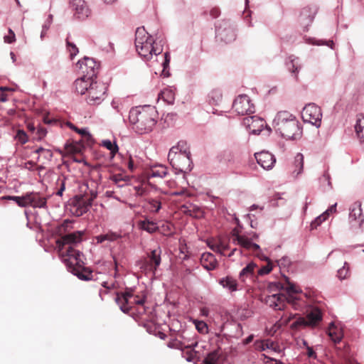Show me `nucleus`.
<instances>
[{
    "label": "nucleus",
    "instance_id": "nucleus-11",
    "mask_svg": "<svg viewBox=\"0 0 364 364\" xmlns=\"http://www.w3.org/2000/svg\"><path fill=\"white\" fill-rule=\"evenodd\" d=\"M77 66L84 75L88 78H95L99 68V63L92 58L84 57L78 60Z\"/></svg>",
    "mask_w": 364,
    "mask_h": 364
},
{
    "label": "nucleus",
    "instance_id": "nucleus-21",
    "mask_svg": "<svg viewBox=\"0 0 364 364\" xmlns=\"http://www.w3.org/2000/svg\"><path fill=\"white\" fill-rule=\"evenodd\" d=\"M198 346L197 342H193L191 344L184 345L181 341H178L176 348L181 349V355L188 362H191L193 360L196 351L194 348Z\"/></svg>",
    "mask_w": 364,
    "mask_h": 364
},
{
    "label": "nucleus",
    "instance_id": "nucleus-58",
    "mask_svg": "<svg viewBox=\"0 0 364 364\" xmlns=\"http://www.w3.org/2000/svg\"><path fill=\"white\" fill-rule=\"evenodd\" d=\"M53 16L52 14H49L47 17V19L45 21L42 27L43 30H48L53 23Z\"/></svg>",
    "mask_w": 364,
    "mask_h": 364
},
{
    "label": "nucleus",
    "instance_id": "nucleus-53",
    "mask_svg": "<svg viewBox=\"0 0 364 364\" xmlns=\"http://www.w3.org/2000/svg\"><path fill=\"white\" fill-rule=\"evenodd\" d=\"M194 323L199 333H204L208 331V325L205 321H195Z\"/></svg>",
    "mask_w": 364,
    "mask_h": 364
},
{
    "label": "nucleus",
    "instance_id": "nucleus-51",
    "mask_svg": "<svg viewBox=\"0 0 364 364\" xmlns=\"http://www.w3.org/2000/svg\"><path fill=\"white\" fill-rule=\"evenodd\" d=\"M103 235L105 237V240L109 242H114L122 237V235L120 234L112 231Z\"/></svg>",
    "mask_w": 364,
    "mask_h": 364
},
{
    "label": "nucleus",
    "instance_id": "nucleus-41",
    "mask_svg": "<svg viewBox=\"0 0 364 364\" xmlns=\"http://www.w3.org/2000/svg\"><path fill=\"white\" fill-rule=\"evenodd\" d=\"M131 291H125L122 293H117L115 297V302L117 305H120V301H123L124 303H129V299L132 296Z\"/></svg>",
    "mask_w": 364,
    "mask_h": 364
},
{
    "label": "nucleus",
    "instance_id": "nucleus-31",
    "mask_svg": "<svg viewBox=\"0 0 364 364\" xmlns=\"http://www.w3.org/2000/svg\"><path fill=\"white\" fill-rule=\"evenodd\" d=\"M159 97L163 99L167 104L173 105L175 100V93L171 87H167L161 91Z\"/></svg>",
    "mask_w": 364,
    "mask_h": 364
},
{
    "label": "nucleus",
    "instance_id": "nucleus-27",
    "mask_svg": "<svg viewBox=\"0 0 364 364\" xmlns=\"http://www.w3.org/2000/svg\"><path fill=\"white\" fill-rule=\"evenodd\" d=\"M191 153L186 141H179L176 146H173L169 150L168 158L178 156L179 154Z\"/></svg>",
    "mask_w": 364,
    "mask_h": 364
},
{
    "label": "nucleus",
    "instance_id": "nucleus-6",
    "mask_svg": "<svg viewBox=\"0 0 364 364\" xmlns=\"http://www.w3.org/2000/svg\"><path fill=\"white\" fill-rule=\"evenodd\" d=\"M170 164L176 171V173H181L184 175L191 171L193 167L191 159V153L179 154L178 156L168 158Z\"/></svg>",
    "mask_w": 364,
    "mask_h": 364
},
{
    "label": "nucleus",
    "instance_id": "nucleus-4",
    "mask_svg": "<svg viewBox=\"0 0 364 364\" xmlns=\"http://www.w3.org/2000/svg\"><path fill=\"white\" fill-rule=\"evenodd\" d=\"M155 41L144 27L138 28L135 33V46L139 55L145 60L151 59L153 55L161 54L162 49L154 46Z\"/></svg>",
    "mask_w": 364,
    "mask_h": 364
},
{
    "label": "nucleus",
    "instance_id": "nucleus-18",
    "mask_svg": "<svg viewBox=\"0 0 364 364\" xmlns=\"http://www.w3.org/2000/svg\"><path fill=\"white\" fill-rule=\"evenodd\" d=\"M255 156L257 164L266 170L272 169L276 162L275 156L268 151L255 153Z\"/></svg>",
    "mask_w": 364,
    "mask_h": 364
},
{
    "label": "nucleus",
    "instance_id": "nucleus-57",
    "mask_svg": "<svg viewBox=\"0 0 364 364\" xmlns=\"http://www.w3.org/2000/svg\"><path fill=\"white\" fill-rule=\"evenodd\" d=\"M290 263V260L288 257L284 256L282 257L280 259L277 260V264L279 267H285L288 266Z\"/></svg>",
    "mask_w": 364,
    "mask_h": 364
},
{
    "label": "nucleus",
    "instance_id": "nucleus-37",
    "mask_svg": "<svg viewBox=\"0 0 364 364\" xmlns=\"http://www.w3.org/2000/svg\"><path fill=\"white\" fill-rule=\"evenodd\" d=\"M222 92L220 90H213L208 96L210 105H218L222 100Z\"/></svg>",
    "mask_w": 364,
    "mask_h": 364
},
{
    "label": "nucleus",
    "instance_id": "nucleus-39",
    "mask_svg": "<svg viewBox=\"0 0 364 364\" xmlns=\"http://www.w3.org/2000/svg\"><path fill=\"white\" fill-rule=\"evenodd\" d=\"M350 274V265L347 262H345L343 266L338 270L337 277L339 279L343 280L347 279Z\"/></svg>",
    "mask_w": 364,
    "mask_h": 364
},
{
    "label": "nucleus",
    "instance_id": "nucleus-61",
    "mask_svg": "<svg viewBox=\"0 0 364 364\" xmlns=\"http://www.w3.org/2000/svg\"><path fill=\"white\" fill-rule=\"evenodd\" d=\"M9 32L10 35L5 36L4 41H5V42H6L8 43H11L14 41H15V33H14V31L11 29H9Z\"/></svg>",
    "mask_w": 364,
    "mask_h": 364
},
{
    "label": "nucleus",
    "instance_id": "nucleus-15",
    "mask_svg": "<svg viewBox=\"0 0 364 364\" xmlns=\"http://www.w3.org/2000/svg\"><path fill=\"white\" fill-rule=\"evenodd\" d=\"M284 277L287 283V285H284V289H283V291H285V293L284 294L286 295V297H292L293 299L292 302L287 303L290 304L292 306V307L296 310L299 308V306L298 305L299 298L294 296V294L301 293V290L300 289V288L297 287L294 284L291 283L287 277L284 276Z\"/></svg>",
    "mask_w": 364,
    "mask_h": 364
},
{
    "label": "nucleus",
    "instance_id": "nucleus-59",
    "mask_svg": "<svg viewBox=\"0 0 364 364\" xmlns=\"http://www.w3.org/2000/svg\"><path fill=\"white\" fill-rule=\"evenodd\" d=\"M80 197L84 200L85 203L90 209V208L92 206V202L95 199V196H80Z\"/></svg>",
    "mask_w": 364,
    "mask_h": 364
},
{
    "label": "nucleus",
    "instance_id": "nucleus-45",
    "mask_svg": "<svg viewBox=\"0 0 364 364\" xmlns=\"http://www.w3.org/2000/svg\"><path fill=\"white\" fill-rule=\"evenodd\" d=\"M66 46L67 49L70 53V56L71 59L78 53L79 50L76 45L72 42L69 41L68 37L66 38Z\"/></svg>",
    "mask_w": 364,
    "mask_h": 364
},
{
    "label": "nucleus",
    "instance_id": "nucleus-5",
    "mask_svg": "<svg viewBox=\"0 0 364 364\" xmlns=\"http://www.w3.org/2000/svg\"><path fill=\"white\" fill-rule=\"evenodd\" d=\"M216 38L225 43L234 41L236 38V31L233 23L229 20L218 21L215 26Z\"/></svg>",
    "mask_w": 364,
    "mask_h": 364
},
{
    "label": "nucleus",
    "instance_id": "nucleus-46",
    "mask_svg": "<svg viewBox=\"0 0 364 364\" xmlns=\"http://www.w3.org/2000/svg\"><path fill=\"white\" fill-rule=\"evenodd\" d=\"M146 200L149 204L152 212L157 213L161 208V203L159 200L155 198H148Z\"/></svg>",
    "mask_w": 364,
    "mask_h": 364
},
{
    "label": "nucleus",
    "instance_id": "nucleus-1",
    "mask_svg": "<svg viewBox=\"0 0 364 364\" xmlns=\"http://www.w3.org/2000/svg\"><path fill=\"white\" fill-rule=\"evenodd\" d=\"M158 112L154 106L144 105L132 107L129 112V122L139 134L150 132L155 127Z\"/></svg>",
    "mask_w": 364,
    "mask_h": 364
},
{
    "label": "nucleus",
    "instance_id": "nucleus-42",
    "mask_svg": "<svg viewBox=\"0 0 364 364\" xmlns=\"http://www.w3.org/2000/svg\"><path fill=\"white\" fill-rule=\"evenodd\" d=\"M328 218V213H323L319 216L316 217L311 223V228L316 229L321 224L324 222Z\"/></svg>",
    "mask_w": 364,
    "mask_h": 364
},
{
    "label": "nucleus",
    "instance_id": "nucleus-44",
    "mask_svg": "<svg viewBox=\"0 0 364 364\" xmlns=\"http://www.w3.org/2000/svg\"><path fill=\"white\" fill-rule=\"evenodd\" d=\"M167 175V171L165 168L160 166L159 169H152L149 173L151 178H163Z\"/></svg>",
    "mask_w": 364,
    "mask_h": 364
},
{
    "label": "nucleus",
    "instance_id": "nucleus-56",
    "mask_svg": "<svg viewBox=\"0 0 364 364\" xmlns=\"http://www.w3.org/2000/svg\"><path fill=\"white\" fill-rule=\"evenodd\" d=\"M112 180L119 187H122L124 184H121V182H125V179L120 174H115L112 176Z\"/></svg>",
    "mask_w": 364,
    "mask_h": 364
},
{
    "label": "nucleus",
    "instance_id": "nucleus-36",
    "mask_svg": "<svg viewBox=\"0 0 364 364\" xmlns=\"http://www.w3.org/2000/svg\"><path fill=\"white\" fill-rule=\"evenodd\" d=\"M101 145L110 151L111 159L115 156L116 154L119 151V146L116 141H112L109 139L102 140Z\"/></svg>",
    "mask_w": 364,
    "mask_h": 364
},
{
    "label": "nucleus",
    "instance_id": "nucleus-52",
    "mask_svg": "<svg viewBox=\"0 0 364 364\" xmlns=\"http://www.w3.org/2000/svg\"><path fill=\"white\" fill-rule=\"evenodd\" d=\"M170 60H171V57H170L169 53L168 52L165 53H164V60L162 63V65H163L162 72L165 76H168V75H169L168 72V71L166 72V69L168 68V67H169Z\"/></svg>",
    "mask_w": 364,
    "mask_h": 364
},
{
    "label": "nucleus",
    "instance_id": "nucleus-19",
    "mask_svg": "<svg viewBox=\"0 0 364 364\" xmlns=\"http://www.w3.org/2000/svg\"><path fill=\"white\" fill-rule=\"evenodd\" d=\"M70 4L73 11L74 15L79 19H85L89 15V9L84 0H70Z\"/></svg>",
    "mask_w": 364,
    "mask_h": 364
},
{
    "label": "nucleus",
    "instance_id": "nucleus-55",
    "mask_svg": "<svg viewBox=\"0 0 364 364\" xmlns=\"http://www.w3.org/2000/svg\"><path fill=\"white\" fill-rule=\"evenodd\" d=\"M235 327V338H240L243 335V331H242V324L240 323H235L234 325Z\"/></svg>",
    "mask_w": 364,
    "mask_h": 364
},
{
    "label": "nucleus",
    "instance_id": "nucleus-16",
    "mask_svg": "<svg viewBox=\"0 0 364 364\" xmlns=\"http://www.w3.org/2000/svg\"><path fill=\"white\" fill-rule=\"evenodd\" d=\"M317 12L315 6H306L303 8L299 16V22L305 29L311 24Z\"/></svg>",
    "mask_w": 364,
    "mask_h": 364
},
{
    "label": "nucleus",
    "instance_id": "nucleus-12",
    "mask_svg": "<svg viewBox=\"0 0 364 364\" xmlns=\"http://www.w3.org/2000/svg\"><path fill=\"white\" fill-rule=\"evenodd\" d=\"M233 109L241 115L254 112V107L250 104V97L247 95H239L232 103Z\"/></svg>",
    "mask_w": 364,
    "mask_h": 364
},
{
    "label": "nucleus",
    "instance_id": "nucleus-28",
    "mask_svg": "<svg viewBox=\"0 0 364 364\" xmlns=\"http://www.w3.org/2000/svg\"><path fill=\"white\" fill-rule=\"evenodd\" d=\"M327 333L332 341L335 343H340L343 336L342 330L338 328L335 325L334 322H331L329 323Z\"/></svg>",
    "mask_w": 364,
    "mask_h": 364
},
{
    "label": "nucleus",
    "instance_id": "nucleus-24",
    "mask_svg": "<svg viewBox=\"0 0 364 364\" xmlns=\"http://www.w3.org/2000/svg\"><path fill=\"white\" fill-rule=\"evenodd\" d=\"M287 69L291 73L296 80L298 78V73L301 68L299 58L294 55H290L285 62Z\"/></svg>",
    "mask_w": 364,
    "mask_h": 364
},
{
    "label": "nucleus",
    "instance_id": "nucleus-35",
    "mask_svg": "<svg viewBox=\"0 0 364 364\" xmlns=\"http://www.w3.org/2000/svg\"><path fill=\"white\" fill-rule=\"evenodd\" d=\"M221 355L219 350L210 352L204 359V364H220Z\"/></svg>",
    "mask_w": 364,
    "mask_h": 364
},
{
    "label": "nucleus",
    "instance_id": "nucleus-13",
    "mask_svg": "<svg viewBox=\"0 0 364 364\" xmlns=\"http://www.w3.org/2000/svg\"><path fill=\"white\" fill-rule=\"evenodd\" d=\"M349 221L351 227L355 228H360L364 222L360 202H355L350 208Z\"/></svg>",
    "mask_w": 364,
    "mask_h": 364
},
{
    "label": "nucleus",
    "instance_id": "nucleus-43",
    "mask_svg": "<svg viewBox=\"0 0 364 364\" xmlns=\"http://www.w3.org/2000/svg\"><path fill=\"white\" fill-rule=\"evenodd\" d=\"M264 260L267 262V264L262 267H261L258 272L257 274L259 276H263L269 274L272 270V264L269 259L267 257L264 258Z\"/></svg>",
    "mask_w": 364,
    "mask_h": 364
},
{
    "label": "nucleus",
    "instance_id": "nucleus-22",
    "mask_svg": "<svg viewBox=\"0 0 364 364\" xmlns=\"http://www.w3.org/2000/svg\"><path fill=\"white\" fill-rule=\"evenodd\" d=\"M93 81L94 78H88L86 75H82V77L77 78L74 82L76 92L80 95H84L85 92L88 93L90 84L92 83Z\"/></svg>",
    "mask_w": 364,
    "mask_h": 364
},
{
    "label": "nucleus",
    "instance_id": "nucleus-60",
    "mask_svg": "<svg viewBox=\"0 0 364 364\" xmlns=\"http://www.w3.org/2000/svg\"><path fill=\"white\" fill-rule=\"evenodd\" d=\"M36 134L38 135L37 139L38 140H41L46 135L47 130H46V128H44L43 127H39L37 129Z\"/></svg>",
    "mask_w": 364,
    "mask_h": 364
},
{
    "label": "nucleus",
    "instance_id": "nucleus-17",
    "mask_svg": "<svg viewBox=\"0 0 364 364\" xmlns=\"http://www.w3.org/2000/svg\"><path fill=\"white\" fill-rule=\"evenodd\" d=\"M232 237L235 244H237L247 250L251 249L254 252L260 250V247L258 244L252 242L250 239L245 235H240L236 229L232 230Z\"/></svg>",
    "mask_w": 364,
    "mask_h": 364
},
{
    "label": "nucleus",
    "instance_id": "nucleus-40",
    "mask_svg": "<svg viewBox=\"0 0 364 364\" xmlns=\"http://www.w3.org/2000/svg\"><path fill=\"white\" fill-rule=\"evenodd\" d=\"M284 289V284L279 282H272L268 284L267 289L270 293H281Z\"/></svg>",
    "mask_w": 364,
    "mask_h": 364
},
{
    "label": "nucleus",
    "instance_id": "nucleus-34",
    "mask_svg": "<svg viewBox=\"0 0 364 364\" xmlns=\"http://www.w3.org/2000/svg\"><path fill=\"white\" fill-rule=\"evenodd\" d=\"M355 131L360 141L364 139V116L358 115L354 126Z\"/></svg>",
    "mask_w": 364,
    "mask_h": 364
},
{
    "label": "nucleus",
    "instance_id": "nucleus-48",
    "mask_svg": "<svg viewBox=\"0 0 364 364\" xmlns=\"http://www.w3.org/2000/svg\"><path fill=\"white\" fill-rule=\"evenodd\" d=\"M15 139L21 144H26L28 140L26 133L23 129L17 131Z\"/></svg>",
    "mask_w": 364,
    "mask_h": 364
},
{
    "label": "nucleus",
    "instance_id": "nucleus-2",
    "mask_svg": "<svg viewBox=\"0 0 364 364\" xmlns=\"http://www.w3.org/2000/svg\"><path fill=\"white\" fill-rule=\"evenodd\" d=\"M272 126L275 132L286 139H297L302 134L300 123L288 111L278 112L273 119Z\"/></svg>",
    "mask_w": 364,
    "mask_h": 364
},
{
    "label": "nucleus",
    "instance_id": "nucleus-26",
    "mask_svg": "<svg viewBox=\"0 0 364 364\" xmlns=\"http://www.w3.org/2000/svg\"><path fill=\"white\" fill-rule=\"evenodd\" d=\"M306 318L310 326H316L322 321L323 314L318 307H313L307 311Z\"/></svg>",
    "mask_w": 364,
    "mask_h": 364
},
{
    "label": "nucleus",
    "instance_id": "nucleus-47",
    "mask_svg": "<svg viewBox=\"0 0 364 364\" xmlns=\"http://www.w3.org/2000/svg\"><path fill=\"white\" fill-rule=\"evenodd\" d=\"M309 43L315 45V46H323L326 45L329 46L331 49L333 48V41H323V40H316L315 38H310L309 40Z\"/></svg>",
    "mask_w": 364,
    "mask_h": 364
},
{
    "label": "nucleus",
    "instance_id": "nucleus-64",
    "mask_svg": "<svg viewBox=\"0 0 364 364\" xmlns=\"http://www.w3.org/2000/svg\"><path fill=\"white\" fill-rule=\"evenodd\" d=\"M210 14L213 18H215L219 16L220 11L218 8H213L210 10Z\"/></svg>",
    "mask_w": 364,
    "mask_h": 364
},
{
    "label": "nucleus",
    "instance_id": "nucleus-63",
    "mask_svg": "<svg viewBox=\"0 0 364 364\" xmlns=\"http://www.w3.org/2000/svg\"><path fill=\"white\" fill-rule=\"evenodd\" d=\"M43 154V157L45 159H46L47 160H51L53 158V156L51 150L46 149H44Z\"/></svg>",
    "mask_w": 364,
    "mask_h": 364
},
{
    "label": "nucleus",
    "instance_id": "nucleus-3",
    "mask_svg": "<svg viewBox=\"0 0 364 364\" xmlns=\"http://www.w3.org/2000/svg\"><path fill=\"white\" fill-rule=\"evenodd\" d=\"M82 253L77 250L69 247L66 250V255L63 256V262L68 270L79 279L90 281L94 279L92 271L90 267H85Z\"/></svg>",
    "mask_w": 364,
    "mask_h": 364
},
{
    "label": "nucleus",
    "instance_id": "nucleus-38",
    "mask_svg": "<svg viewBox=\"0 0 364 364\" xmlns=\"http://www.w3.org/2000/svg\"><path fill=\"white\" fill-rule=\"evenodd\" d=\"M295 169L293 173H296V176L301 173L304 168V156L301 153H298L294 158Z\"/></svg>",
    "mask_w": 364,
    "mask_h": 364
},
{
    "label": "nucleus",
    "instance_id": "nucleus-14",
    "mask_svg": "<svg viewBox=\"0 0 364 364\" xmlns=\"http://www.w3.org/2000/svg\"><path fill=\"white\" fill-rule=\"evenodd\" d=\"M264 120L258 116H248L243 119V124L253 134H259L264 127Z\"/></svg>",
    "mask_w": 364,
    "mask_h": 364
},
{
    "label": "nucleus",
    "instance_id": "nucleus-9",
    "mask_svg": "<svg viewBox=\"0 0 364 364\" xmlns=\"http://www.w3.org/2000/svg\"><path fill=\"white\" fill-rule=\"evenodd\" d=\"M83 235V231H75L73 232L67 233L61 237L60 241H59L58 242L61 243L62 246L60 247V245H59L60 252V255L61 257L62 260L63 256L66 255V250L69 247L74 249L73 246H75L82 242Z\"/></svg>",
    "mask_w": 364,
    "mask_h": 364
},
{
    "label": "nucleus",
    "instance_id": "nucleus-54",
    "mask_svg": "<svg viewBox=\"0 0 364 364\" xmlns=\"http://www.w3.org/2000/svg\"><path fill=\"white\" fill-rule=\"evenodd\" d=\"M300 326H310L306 318L299 317L294 323H292V327L294 328H296Z\"/></svg>",
    "mask_w": 364,
    "mask_h": 364
},
{
    "label": "nucleus",
    "instance_id": "nucleus-62",
    "mask_svg": "<svg viewBox=\"0 0 364 364\" xmlns=\"http://www.w3.org/2000/svg\"><path fill=\"white\" fill-rule=\"evenodd\" d=\"M128 303H124L123 301H120V305H118L119 306L120 310L125 314H127L129 312L131 308L127 306Z\"/></svg>",
    "mask_w": 364,
    "mask_h": 364
},
{
    "label": "nucleus",
    "instance_id": "nucleus-29",
    "mask_svg": "<svg viewBox=\"0 0 364 364\" xmlns=\"http://www.w3.org/2000/svg\"><path fill=\"white\" fill-rule=\"evenodd\" d=\"M257 265L254 262L247 264L240 272L239 278L242 282H245L246 279H252L254 277V272Z\"/></svg>",
    "mask_w": 364,
    "mask_h": 364
},
{
    "label": "nucleus",
    "instance_id": "nucleus-8",
    "mask_svg": "<svg viewBox=\"0 0 364 364\" xmlns=\"http://www.w3.org/2000/svg\"><path fill=\"white\" fill-rule=\"evenodd\" d=\"M107 90V85L100 82L93 81L90 84L87 102L90 105H99L104 100Z\"/></svg>",
    "mask_w": 364,
    "mask_h": 364
},
{
    "label": "nucleus",
    "instance_id": "nucleus-33",
    "mask_svg": "<svg viewBox=\"0 0 364 364\" xmlns=\"http://www.w3.org/2000/svg\"><path fill=\"white\" fill-rule=\"evenodd\" d=\"M0 199L15 201L16 204L21 208L27 207V193L21 196H5Z\"/></svg>",
    "mask_w": 364,
    "mask_h": 364
},
{
    "label": "nucleus",
    "instance_id": "nucleus-20",
    "mask_svg": "<svg viewBox=\"0 0 364 364\" xmlns=\"http://www.w3.org/2000/svg\"><path fill=\"white\" fill-rule=\"evenodd\" d=\"M27 206L43 208L46 207V198L41 196L39 193H27Z\"/></svg>",
    "mask_w": 364,
    "mask_h": 364
},
{
    "label": "nucleus",
    "instance_id": "nucleus-7",
    "mask_svg": "<svg viewBox=\"0 0 364 364\" xmlns=\"http://www.w3.org/2000/svg\"><path fill=\"white\" fill-rule=\"evenodd\" d=\"M304 122L314 125L316 128L320 127L322 119L321 108L314 103H309L306 105L301 112Z\"/></svg>",
    "mask_w": 364,
    "mask_h": 364
},
{
    "label": "nucleus",
    "instance_id": "nucleus-50",
    "mask_svg": "<svg viewBox=\"0 0 364 364\" xmlns=\"http://www.w3.org/2000/svg\"><path fill=\"white\" fill-rule=\"evenodd\" d=\"M70 128L75 130L78 134H80L83 137L87 138V140L92 138L91 134H90L88 129L87 128L78 129L75 127L73 124H70Z\"/></svg>",
    "mask_w": 364,
    "mask_h": 364
},
{
    "label": "nucleus",
    "instance_id": "nucleus-10",
    "mask_svg": "<svg viewBox=\"0 0 364 364\" xmlns=\"http://www.w3.org/2000/svg\"><path fill=\"white\" fill-rule=\"evenodd\" d=\"M265 304L270 308L278 311H284L287 302H292V297H286L284 293H273L264 299Z\"/></svg>",
    "mask_w": 364,
    "mask_h": 364
},
{
    "label": "nucleus",
    "instance_id": "nucleus-23",
    "mask_svg": "<svg viewBox=\"0 0 364 364\" xmlns=\"http://www.w3.org/2000/svg\"><path fill=\"white\" fill-rule=\"evenodd\" d=\"M88 210L89 208L84 200L80 196H76L72 202V213L79 217L86 213Z\"/></svg>",
    "mask_w": 364,
    "mask_h": 364
},
{
    "label": "nucleus",
    "instance_id": "nucleus-49",
    "mask_svg": "<svg viewBox=\"0 0 364 364\" xmlns=\"http://www.w3.org/2000/svg\"><path fill=\"white\" fill-rule=\"evenodd\" d=\"M294 316L295 315H293L291 314L289 315H287V314H283L280 316V318L277 321V323L279 326H287Z\"/></svg>",
    "mask_w": 364,
    "mask_h": 364
},
{
    "label": "nucleus",
    "instance_id": "nucleus-30",
    "mask_svg": "<svg viewBox=\"0 0 364 364\" xmlns=\"http://www.w3.org/2000/svg\"><path fill=\"white\" fill-rule=\"evenodd\" d=\"M219 284L223 288L228 289L230 291H235L237 290V282L232 277L227 276L219 280Z\"/></svg>",
    "mask_w": 364,
    "mask_h": 364
},
{
    "label": "nucleus",
    "instance_id": "nucleus-25",
    "mask_svg": "<svg viewBox=\"0 0 364 364\" xmlns=\"http://www.w3.org/2000/svg\"><path fill=\"white\" fill-rule=\"evenodd\" d=\"M161 250L160 247L158 249L152 250L149 255H148V257L149 259V266L150 267L151 271L155 274L156 271L158 267L161 264Z\"/></svg>",
    "mask_w": 364,
    "mask_h": 364
},
{
    "label": "nucleus",
    "instance_id": "nucleus-32",
    "mask_svg": "<svg viewBox=\"0 0 364 364\" xmlns=\"http://www.w3.org/2000/svg\"><path fill=\"white\" fill-rule=\"evenodd\" d=\"M139 227L141 230L149 233H154L159 230L156 223L149 219H145L139 222Z\"/></svg>",
    "mask_w": 364,
    "mask_h": 364
}]
</instances>
